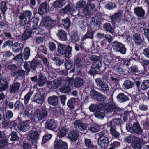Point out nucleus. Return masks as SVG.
<instances>
[{
    "mask_svg": "<svg viewBox=\"0 0 149 149\" xmlns=\"http://www.w3.org/2000/svg\"><path fill=\"white\" fill-rule=\"evenodd\" d=\"M13 47L15 48H18L20 51H22L24 47V45L21 43L16 42L13 45Z\"/></svg>",
    "mask_w": 149,
    "mask_h": 149,
    "instance_id": "obj_64",
    "label": "nucleus"
},
{
    "mask_svg": "<svg viewBox=\"0 0 149 149\" xmlns=\"http://www.w3.org/2000/svg\"><path fill=\"white\" fill-rule=\"evenodd\" d=\"M80 61L81 60L78 57L74 61L75 66L78 68V72H80L82 67L80 63Z\"/></svg>",
    "mask_w": 149,
    "mask_h": 149,
    "instance_id": "obj_52",
    "label": "nucleus"
},
{
    "mask_svg": "<svg viewBox=\"0 0 149 149\" xmlns=\"http://www.w3.org/2000/svg\"><path fill=\"white\" fill-rule=\"evenodd\" d=\"M103 27L106 31L110 32L111 33L114 32L113 29L109 23H105L103 25Z\"/></svg>",
    "mask_w": 149,
    "mask_h": 149,
    "instance_id": "obj_45",
    "label": "nucleus"
},
{
    "mask_svg": "<svg viewBox=\"0 0 149 149\" xmlns=\"http://www.w3.org/2000/svg\"><path fill=\"white\" fill-rule=\"evenodd\" d=\"M73 77L70 78L67 77L65 79L66 85L70 87L73 84Z\"/></svg>",
    "mask_w": 149,
    "mask_h": 149,
    "instance_id": "obj_53",
    "label": "nucleus"
},
{
    "mask_svg": "<svg viewBox=\"0 0 149 149\" xmlns=\"http://www.w3.org/2000/svg\"><path fill=\"white\" fill-rule=\"evenodd\" d=\"M134 12L136 16L139 18L143 17L145 15V11L142 7H137L134 9Z\"/></svg>",
    "mask_w": 149,
    "mask_h": 149,
    "instance_id": "obj_15",
    "label": "nucleus"
},
{
    "mask_svg": "<svg viewBox=\"0 0 149 149\" xmlns=\"http://www.w3.org/2000/svg\"><path fill=\"white\" fill-rule=\"evenodd\" d=\"M72 47L69 46L66 47L65 45L59 44L58 47V50L59 53L61 54H64L65 56L69 58L72 56Z\"/></svg>",
    "mask_w": 149,
    "mask_h": 149,
    "instance_id": "obj_5",
    "label": "nucleus"
},
{
    "mask_svg": "<svg viewBox=\"0 0 149 149\" xmlns=\"http://www.w3.org/2000/svg\"><path fill=\"white\" fill-rule=\"evenodd\" d=\"M115 3L112 2H109L106 4L105 6L106 8L108 10H112L116 7Z\"/></svg>",
    "mask_w": 149,
    "mask_h": 149,
    "instance_id": "obj_51",
    "label": "nucleus"
},
{
    "mask_svg": "<svg viewBox=\"0 0 149 149\" xmlns=\"http://www.w3.org/2000/svg\"><path fill=\"white\" fill-rule=\"evenodd\" d=\"M141 141L139 138H137L135 141L131 144V146L133 149H141Z\"/></svg>",
    "mask_w": 149,
    "mask_h": 149,
    "instance_id": "obj_25",
    "label": "nucleus"
},
{
    "mask_svg": "<svg viewBox=\"0 0 149 149\" xmlns=\"http://www.w3.org/2000/svg\"><path fill=\"white\" fill-rule=\"evenodd\" d=\"M62 24L65 28H69L70 26L71 22L68 17H67L65 19H62Z\"/></svg>",
    "mask_w": 149,
    "mask_h": 149,
    "instance_id": "obj_42",
    "label": "nucleus"
},
{
    "mask_svg": "<svg viewBox=\"0 0 149 149\" xmlns=\"http://www.w3.org/2000/svg\"><path fill=\"white\" fill-rule=\"evenodd\" d=\"M119 61L121 62L123 65L127 66H129L130 64V61L122 58H119Z\"/></svg>",
    "mask_w": 149,
    "mask_h": 149,
    "instance_id": "obj_62",
    "label": "nucleus"
},
{
    "mask_svg": "<svg viewBox=\"0 0 149 149\" xmlns=\"http://www.w3.org/2000/svg\"><path fill=\"white\" fill-rule=\"evenodd\" d=\"M68 130L65 127L60 128L58 132L57 136L59 137H63L66 134Z\"/></svg>",
    "mask_w": 149,
    "mask_h": 149,
    "instance_id": "obj_30",
    "label": "nucleus"
},
{
    "mask_svg": "<svg viewBox=\"0 0 149 149\" xmlns=\"http://www.w3.org/2000/svg\"><path fill=\"white\" fill-rule=\"evenodd\" d=\"M100 129V127L99 125L94 124L90 127L89 130L93 132H98Z\"/></svg>",
    "mask_w": 149,
    "mask_h": 149,
    "instance_id": "obj_40",
    "label": "nucleus"
},
{
    "mask_svg": "<svg viewBox=\"0 0 149 149\" xmlns=\"http://www.w3.org/2000/svg\"><path fill=\"white\" fill-rule=\"evenodd\" d=\"M101 105L102 107L98 109L95 113V116L99 119H102L105 117V110L108 113H111L112 111L111 107L108 103L103 102L101 103Z\"/></svg>",
    "mask_w": 149,
    "mask_h": 149,
    "instance_id": "obj_2",
    "label": "nucleus"
},
{
    "mask_svg": "<svg viewBox=\"0 0 149 149\" xmlns=\"http://www.w3.org/2000/svg\"><path fill=\"white\" fill-rule=\"evenodd\" d=\"M68 137L69 139L73 142H75L78 139L79 136L78 132L74 130L68 133Z\"/></svg>",
    "mask_w": 149,
    "mask_h": 149,
    "instance_id": "obj_16",
    "label": "nucleus"
},
{
    "mask_svg": "<svg viewBox=\"0 0 149 149\" xmlns=\"http://www.w3.org/2000/svg\"><path fill=\"white\" fill-rule=\"evenodd\" d=\"M45 93L41 89L38 90L34 97L33 102L41 104L43 101L44 95Z\"/></svg>",
    "mask_w": 149,
    "mask_h": 149,
    "instance_id": "obj_9",
    "label": "nucleus"
},
{
    "mask_svg": "<svg viewBox=\"0 0 149 149\" xmlns=\"http://www.w3.org/2000/svg\"><path fill=\"white\" fill-rule=\"evenodd\" d=\"M30 123V120L23 121L18 125V129L22 132H26L29 129Z\"/></svg>",
    "mask_w": 149,
    "mask_h": 149,
    "instance_id": "obj_11",
    "label": "nucleus"
},
{
    "mask_svg": "<svg viewBox=\"0 0 149 149\" xmlns=\"http://www.w3.org/2000/svg\"><path fill=\"white\" fill-rule=\"evenodd\" d=\"M75 127L80 131H84L86 129V125L81 120H77L74 123Z\"/></svg>",
    "mask_w": 149,
    "mask_h": 149,
    "instance_id": "obj_21",
    "label": "nucleus"
},
{
    "mask_svg": "<svg viewBox=\"0 0 149 149\" xmlns=\"http://www.w3.org/2000/svg\"><path fill=\"white\" fill-rule=\"evenodd\" d=\"M120 63H118L116 65L112 66V68H113L114 70L116 72H119L120 74H124L125 72V71L123 70L122 68L120 66Z\"/></svg>",
    "mask_w": 149,
    "mask_h": 149,
    "instance_id": "obj_39",
    "label": "nucleus"
},
{
    "mask_svg": "<svg viewBox=\"0 0 149 149\" xmlns=\"http://www.w3.org/2000/svg\"><path fill=\"white\" fill-rule=\"evenodd\" d=\"M32 31L30 29L26 30L22 36V39L23 40H27L31 37L32 34Z\"/></svg>",
    "mask_w": 149,
    "mask_h": 149,
    "instance_id": "obj_33",
    "label": "nucleus"
},
{
    "mask_svg": "<svg viewBox=\"0 0 149 149\" xmlns=\"http://www.w3.org/2000/svg\"><path fill=\"white\" fill-rule=\"evenodd\" d=\"M33 94V92H29L24 96V103L27 104L28 103L30 98Z\"/></svg>",
    "mask_w": 149,
    "mask_h": 149,
    "instance_id": "obj_55",
    "label": "nucleus"
},
{
    "mask_svg": "<svg viewBox=\"0 0 149 149\" xmlns=\"http://www.w3.org/2000/svg\"><path fill=\"white\" fill-rule=\"evenodd\" d=\"M97 85L104 91H107L109 89L108 86L105 82L102 81L100 79H97L96 80Z\"/></svg>",
    "mask_w": 149,
    "mask_h": 149,
    "instance_id": "obj_18",
    "label": "nucleus"
},
{
    "mask_svg": "<svg viewBox=\"0 0 149 149\" xmlns=\"http://www.w3.org/2000/svg\"><path fill=\"white\" fill-rule=\"evenodd\" d=\"M8 78L7 77L3 76L0 77V86L6 85L8 86Z\"/></svg>",
    "mask_w": 149,
    "mask_h": 149,
    "instance_id": "obj_44",
    "label": "nucleus"
},
{
    "mask_svg": "<svg viewBox=\"0 0 149 149\" xmlns=\"http://www.w3.org/2000/svg\"><path fill=\"white\" fill-rule=\"evenodd\" d=\"M123 85L126 89H128L132 88L133 86L134 83L129 80H127L125 81Z\"/></svg>",
    "mask_w": 149,
    "mask_h": 149,
    "instance_id": "obj_43",
    "label": "nucleus"
},
{
    "mask_svg": "<svg viewBox=\"0 0 149 149\" xmlns=\"http://www.w3.org/2000/svg\"><path fill=\"white\" fill-rule=\"evenodd\" d=\"M84 81L83 79L77 77L74 80V86L77 88H79L84 84Z\"/></svg>",
    "mask_w": 149,
    "mask_h": 149,
    "instance_id": "obj_26",
    "label": "nucleus"
},
{
    "mask_svg": "<svg viewBox=\"0 0 149 149\" xmlns=\"http://www.w3.org/2000/svg\"><path fill=\"white\" fill-rule=\"evenodd\" d=\"M133 39L135 43L137 45H140L142 42V39L140 37V34L136 33L133 36Z\"/></svg>",
    "mask_w": 149,
    "mask_h": 149,
    "instance_id": "obj_34",
    "label": "nucleus"
},
{
    "mask_svg": "<svg viewBox=\"0 0 149 149\" xmlns=\"http://www.w3.org/2000/svg\"><path fill=\"white\" fill-rule=\"evenodd\" d=\"M47 4L46 2H44L39 6L38 10V13L40 15H43L47 12Z\"/></svg>",
    "mask_w": 149,
    "mask_h": 149,
    "instance_id": "obj_22",
    "label": "nucleus"
},
{
    "mask_svg": "<svg viewBox=\"0 0 149 149\" xmlns=\"http://www.w3.org/2000/svg\"><path fill=\"white\" fill-rule=\"evenodd\" d=\"M140 63L142 65L144 68H147L149 66V60H142Z\"/></svg>",
    "mask_w": 149,
    "mask_h": 149,
    "instance_id": "obj_63",
    "label": "nucleus"
},
{
    "mask_svg": "<svg viewBox=\"0 0 149 149\" xmlns=\"http://www.w3.org/2000/svg\"><path fill=\"white\" fill-rule=\"evenodd\" d=\"M126 128L128 132L132 133H135L141 134L143 132L142 129L137 122L134 123L132 127L130 123H128L126 125Z\"/></svg>",
    "mask_w": 149,
    "mask_h": 149,
    "instance_id": "obj_6",
    "label": "nucleus"
},
{
    "mask_svg": "<svg viewBox=\"0 0 149 149\" xmlns=\"http://www.w3.org/2000/svg\"><path fill=\"white\" fill-rule=\"evenodd\" d=\"M8 68L10 70H17V73L19 74H25L24 71L22 70H18L19 67L15 64L9 65H8Z\"/></svg>",
    "mask_w": 149,
    "mask_h": 149,
    "instance_id": "obj_23",
    "label": "nucleus"
},
{
    "mask_svg": "<svg viewBox=\"0 0 149 149\" xmlns=\"http://www.w3.org/2000/svg\"><path fill=\"white\" fill-rule=\"evenodd\" d=\"M99 70V69L96 68H93L92 66H91V68L90 69L89 71V73L90 74H99L100 73L98 72Z\"/></svg>",
    "mask_w": 149,
    "mask_h": 149,
    "instance_id": "obj_59",
    "label": "nucleus"
},
{
    "mask_svg": "<svg viewBox=\"0 0 149 149\" xmlns=\"http://www.w3.org/2000/svg\"><path fill=\"white\" fill-rule=\"evenodd\" d=\"M51 59L55 61L56 64L58 66L62 64L64 62V59H61L59 57L56 56L52 57Z\"/></svg>",
    "mask_w": 149,
    "mask_h": 149,
    "instance_id": "obj_46",
    "label": "nucleus"
},
{
    "mask_svg": "<svg viewBox=\"0 0 149 149\" xmlns=\"http://www.w3.org/2000/svg\"><path fill=\"white\" fill-rule=\"evenodd\" d=\"M29 136L31 139V140L37 139L38 134L35 128H33V130L30 132Z\"/></svg>",
    "mask_w": 149,
    "mask_h": 149,
    "instance_id": "obj_29",
    "label": "nucleus"
},
{
    "mask_svg": "<svg viewBox=\"0 0 149 149\" xmlns=\"http://www.w3.org/2000/svg\"><path fill=\"white\" fill-rule=\"evenodd\" d=\"M90 59L93 61L92 66L93 68H97L99 69L102 65V62L100 60L99 56L93 55L90 57Z\"/></svg>",
    "mask_w": 149,
    "mask_h": 149,
    "instance_id": "obj_8",
    "label": "nucleus"
},
{
    "mask_svg": "<svg viewBox=\"0 0 149 149\" xmlns=\"http://www.w3.org/2000/svg\"><path fill=\"white\" fill-rule=\"evenodd\" d=\"M141 88L143 90H146L149 88V80L143 81L141 85Z\"/></svg>",
    "mask_w": 149,
    "mask_h": 149,
    "instance_id": "obj_47",
    "label": "nucleus"
},
{
    "mask_svg": "<svg viewBox=\"0 0 149 149\" xmlns=\"http://www.w3.org/2000/svg\"><path fill=\"white\" fill-rule=\"evenodd\" d=\"M86 5V2L84 0H80L76 4L77 8L81 9V12L84 15L89 14L93 11L95 7L93 3H87Z\"/></svg>",
    "mask_w": 149,
    "mask_h": 149,
    "instance_id": "obj_1",
    "label": "nucleus"
},
{
    "mask_svg": "<svg viewBox=\"0 0 149 149\" xmlns=\"http://www.w3.org/2000/svg\"><path fill=\"white\" fill-rule=\"evenodd\" d=\"M30 54V50L28 47H26L24 49V51L23 53V56L24 58L27 60L29 58Z\"/></svg>",
    "mask_w": 149,
    "mask_h": 149,
    "instance_id": "obj_38",
    "label": "nucleus"
},
{
    "mask_svg": "<svg viewBox=\"0 0 149 149\" xmlns=\"http://www.w3.org/2000/svg\"><path fill=\"white\" fill-rule=\"evenodd\" d=\"M93 33L92 31H88L87 33L83 36L82 40H85L86 38L93 39Z\"/></svg>",
    "mask_w": 149,
    "mask_h": 149,
    "instance_id": "obj_49",
    "label": "nucleus"
},
{
    "mask_svg": "<svg viewBox=\"0 0 149 149\" xmlns=\"http://www.w3.org/2000/svg\"><path fill=\"white\" fill-rule=\"evenodd\" d=\"M99 93L97 91H96L95 90L92 89L90 91V96L92 98L96 100Z\"/></svg>",
    "mask_w": 149,
    "mask_h": 149,
    "instance_id": "obj_50",
    "label": "nucleus"
},
{
    "mask_svg": "<svg viewBox=\"0 0 149 149\" xmlns=\"http://www.w3.org/2000/svg\"><path fill=\"white\" fill-rule=\"evenodd\" d=\"M97 135L98 136V145L102 148H105L107 147L109 143L108 139L105 134V131L100 132Z\"/></svg>",
    "mask_w": 149,
    "mask_h": 149,
    "instance_id": "obj_3",
    "label": "nucleus"
},
{
    "mask_svg": "<svg viewBox=\"0 0 149 149\" xmlns=\"http://www.w3.org/2000/svg\"><path fill=\"white\" fill-rule=\"evenodd\" d=\"M23 64L24 68L25 69L26 72L28 73L30 71L29 65H30V62L24 61L23 62Z\"/></svg>",
    "mask_w": 149,
    "mask_h": 149,
    "instance_id": "obj_57",
    "label": "nucleus"
},
{
    "mask_svg": "<svg viewBox=\"0 0 149 149\" xmlns=\"http://www.w3.org/2000/svg\"><path fill=\"white\" fill-rule=\"evenodd\" d=\"M54 22L53 20L49 18H45L43 19L42 23L44 26L48 27L51 26Z\"/></svg>",
    "mask_w": 149,
    "mask_h": 149,
    "instance_id": "obj_32",
    "label": "nucleus"
},
{
    "mask_svg": "<svg viewBox=\"0 0 149 149\" xmlns=\"http://www.w3.org/2000/svg\"><path fill=\"white\" fill-rule=\"evenodd\" d=\"M7 145V142L6 138L2 136V133L0 132V149L6 148Z\"/></svg>",
    "mask_w": 149,
    "mask_h": 149,
    "instance_id": "obj_27",
    "label": "nucleus"
},
{
    "mask_svg": "<svg viewBox=\"0 0 149 149\" xmlns=\"http://www.w3.org/2000/svg\"><path fill=\"white\" fill-rule=\"evenodd\" d=\"M121 16V13L118 12L115 13L114 15L110 16V18L113 23H116L120 21Z\"/></svg>",
    "mask_w": 149,
    "mask_h": 149,
    "instance_id": "obj_20",
    "label": "nucleus"
},
{
    "mask_svg": "<svg viewBox=\"0 0 149 149\" xmlns=\"http://www.w3.org/2000/svg\"><path fill=\"white\" fill-rule=\"evenodd\" d=\"M32 15V13L30 11H24L19 17L20 19L19 24L22 26L25 25L30 20Z\"/></svg>",
    "mask_w": 149,
    "mask_h": 149,
    "instance_id": "obj_4",
    "label": "nucleus"
},
{
    "mask_svg": "<svg viewBox=\"0 0 149 149\" xmlns=\"http://www.w3.org/2000/svg\"><path fill=\"white\" fill-rule=\"evenodd\" d=\"M45 76V75H39V77L38 81L39 86L41 87L45 84L46 81V78Z\"/></svg>",
    "mask_w": 149,
    "mask_h": 149,
    "instance_id": "obj_36",
    "label": "nucleus"
},
{
    "mask_svg": "<svg viewBox=\"0 0 149 149\" xmlns=\"http://www.w3.org/2000/svg\"><path fill=\"white\" fill-rule=\"evenodd\" d=\"M39 63L38 61H33L30 63L31 68L35 70L37 66L39 65Z\"/></svg>",
    "mask_w": 149,
    "mask_h": 149,
    "instance_id": "obj_58",
    "label": "nucleus"
},
{
    "mask_svg": "<svg viewBox=\"0 0 149 149\" xmlns=\"http://www.w3.org/2000/svg\"><path fill=\"white\" fill-rule=\"evenodd\" d=\"M101 107H102L101 103L98 106L96 104H93L89 106V109L91 111L95 113L98 109H99Z\"/></svg>",
    "mask_w": 149,
    "mask_h": 149,
    "instance_id": "obj_41",
    "label": "nucleus"
},
{
    "mask_svg": "<svg viewBox=\"0 0 149 149\" xmlns=\"http://www.w3.org/2000/svg\"><path fill=\"white\" fill-rule=\"evenodd\" d=\"M54 147L55 149H67L68 146L65 142L61 140H56L55 141Z\"/></svg>",
    "mask_w": 149,
    "mask_h": 149,
    "instance_id": "obj_12",
    "label": "nucleus"
},
{
    "mask_svg": "<svg viewBox=\"0 0 149 149\" xmlns=\"http://www.w3.org/2000/svg\"><path fill=\"white\" fill-rule=\"evenodd\" d=\"M36 116L38 119L42 120L45 118L47 115V111L42 109H37L36 111Z\"/></svg>",
    "mask_w": 149,
    "mask_h": 149,
    "instance_id": "obj_10",
    "label": "nucleus"
},
{
    "mask_svg": "<svg viewBox=\"0 0 149 149\" xmlns=\"http://www.w3.org/2000/svg\"><path fill=\"white\" fill-rule=\"evenodd\" d=\"M32 19L33 29L34 30H35L38 27V22L39 19L37 17H33Z\"/></svg>",
    "mask_w": 149,
    "mask_h": 149,
    "instance_id": "obj_56",
    "label": "nucleus"
},
{
    "mask_svg": "<svg viewBox=\"0 0 149 149\" xmlns=\"http://www.w3.org/2000/svg\"><path fill=\"white\" fill-rule=\"evenodd\" d=\"M110 131L111 134L114 137H118L120 134L119 132L117 131L116 127L115 125L111 126L110 127Z\"/></svg>",
    "mask_w": 149,
    "mask_h": 149,
    "instance_id": "obj_35",
    "label": "nucleus"
},
{
    "mask_svg": "<svg viewBox=\"0 0 149 149\" xmlns=\"http://www.w3.org/2000/svg\"><path fill=\"white\" fill-rule=\"evenodd\" d=\"M84 143L86 146L89 148H96V146L93 144V142L90 139H85Z\"/></svg>",
    "mask_w": 149,
    "mask_h": 149,
    "instance_id": "obj_37",
    "label": "nucleus"
},
{
    "mask_svg": "<svg viewBox=\"0 0 149 149\" xmlns=\"http://www.w3.org/2000/svg\"><path fill=\"white\" fill-rule=\"evenodd\" d=\"M76 102L75 98H71L68 100L67 105L70 109H73L74 108Z\"/></svg>",
    "mask_w": 149,
    "mask_h": 149,
    "instance_id": "obj_31",
    "label": "nucleus"
},
{
    "mask_svg": "<svg viewBox=\"0 0 149 149\" xmlns=\"http://www.w3.org/2000/svg\"><path fill=\"white\" fill-rule=\"evenodd\" d=\"M56 35L59 39L61 41H66L68 40L67 33L62 29L59 30Z\"/></svg>",
    "mask_w": 149,
    "mask_h": 149,
    "instance_id": "obj_17",
    "label": "nucleus"
},
{
    "mask_svg": "<svg viewBox=\"0 0 149 149\" xmlns=\"http://www.w3.org/2000/svg\"><path fill=\"white\" fill-rule=\"evenodd\" d=\"M58 97L53 95L49 97L48 99V103L50 104L55 106L58 103Z\"/></svg>",
    "mask_w": 149,
    "mask_h": 149,
    "instance_id": "obj_24",
    "label": "nucleus"
},
{
    "mask_svg": "<svg viewBox=\"0 0 149 149\" xmlns=\"http://www.w3.org/2000/svg\"><path fill=\"white\" fill-rule=\"evenodd\" d=\"M101 16L100 14L95 15L91 18V23L92 25L98 26L101 24Z\"/></svg>",
    "mask_w": 149,
    "mask_h": 149,
    "instance_id": "obj_13",
    "label": "nucleus"
},
{
    "mask_svg": "<svg viewBox=\"0 0 149 149\" xmlns=\"http://www.w3.org/2000/svg\"><path fill=\"white\" fill-rule=\"evenodd\" d=\"M117 98L118 101L120 103L124 102L129 100L128 97L122 93L118 94Z\"/></svg>",
    "mask_w": 149,
    "mask_h": 149,
    "instance_id": "obj_28",
    "label": "nucleus"
},
{
    "mask_svg": "<svg viewBox=\"0 0 149 149\" xmlns=\"http://www.w3.org/2000/svg\"><path fill=\"white\" fill-rule=\"evenodd\" d=\"M11 137L10 140L12 141L17 140L19 139V137L16 132L13 131L11 134Z\"/></svg>",
    "mask_w": 149,
    "mask_h": 149,
    "instance_id": "obj_60",
    "label": "nucleus"
},
{
    "mask_svg": "<svg viewBox=\"0 0 149 149\" xmlns=\"http://www.w3.org/2000/svg\"><path fill=\"white\" fill-rule=\"evenodd\" d=\"M137 138H135L134 136L131 135L125 137V140L127 143H132L134 141H135Z\"/></svg>",
    "mask_w": 149,
    "mask_h": 149,
    "instance_id": "obj_48",
    "label": "nucleus"
},
{
    "mask_svg": "<svg viewBox=\"0 0 149 149\" xmlns=\"http://www.w3.org/2000/svg\"><path fill=\"white\" fill-rule=\"evenodd\" d=\"M20 84L18 82H14L10 86L9 88V92L12 94L17 92L19 90L20 86Z\"/></svg>",
    "mask_w": 149,
    "mask_h": 149,
    "instance_id": "obj_19",
    "label": "nucleus"
},
{
    "mask_svg": "<svg viewBox=\"0 0 149 149\" xmlns=\"http://www.w3.org/2000/svg\"><path fill=\"white\" fill-rule=\"evenodd\" d=\"M57 123L54 120H49L45 123V127L46 128L53 130L56 128Z\"/></svg>",
    "mask_w": 149,
    "mask_h": 149,
    "instance_id": "obj_14",
    "label": "nucleus"
},
{
    "mask_svg": "<svg viewBox=\"0 0 149 149\" xmlns=\"http://www.w3.org/2000/svg\"><path fill=\"white\" fill-rule=\"evenodd\" d=\"M70 87L68 86H62L60 89V91L63 93H68L70 92Z\"/></svg>",
    "mask_w": 149,
    "mask_h": 149,
    "instance_id": "obj_54",
    "label": "nucleus"
},
{
    "mask_svg": "<svg viewBox=\"0 0 149 149\" xmlns=\"http://www.w3.org/2000/svg\"><path fill=\"white\" fill-rule=\"evenodd\" d=\"M113 49L116 52H119L124 54L126 53V49L125 45L117 41H114L112 44Z\"/></svg>",
    "mask_w": 149,
    "mask_h": 149,
    "instance_id": "obj_7",
    "label": "nucleus"
},
{
    "mask_svg": "<svg viewBox=\"0 0 149 149\" xmlns=\"http://www.w3.org/2000/svg\"><path fill=\"white\" fill-rule=\"evenodd\" d=\"M54 81L56 88L61 85L62 84V80L61 78L55 79Z\"/></svg>",
    "mask_w": 149,
    "mask_h": 149,
    "instance_id": "obj_61",
    "label": "nucleus"
}]
</instances>
